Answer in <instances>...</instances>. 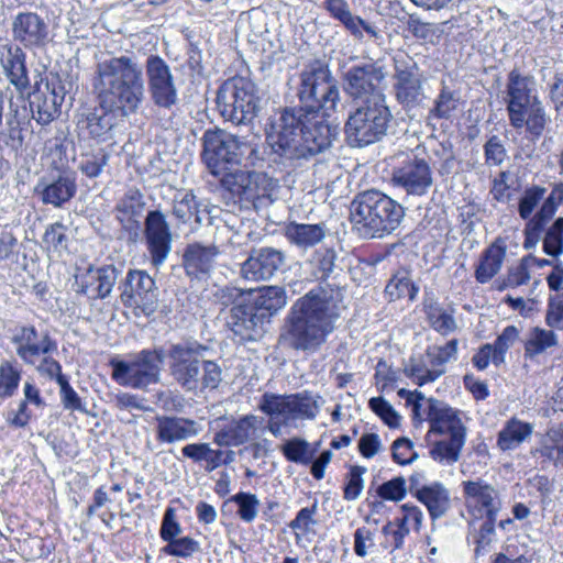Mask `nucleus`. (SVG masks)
Wrapping results in <instances>:
<instances>
[{"mask_svg":"<svg viewBox=\"0 0 563 563\" xmlns=\"http://www.w3.org/2000/svg\"><path fill=\"white\" fill-rule=\"evenodd\" d=\"M299 108H285L272 120L268 140L273 150L290 161L308 159L327 150L336 131L323 119L335 109L340 92L328 66L310 63L300 74Z\"/></svg>","mask_w":563,"mask_h":563,"instance_id":"f257e3e1","label":"nucleus"},{"mask_svg":"<svg viewBox=\"0 0 563 563\" xmlns=\"http://www.w3.org/2000/svg\"><path fill=\"white\" fill-rule=\"evenodd\" d=\"M344 291L338 286H318L291 306L287 317L285 341L295 350L316 352L334 331L345 309Z\"/></svg>","mask_w":563,"mask_h":563,"instance_id":"f03ea898","label":"nucleus"},{"mask_svg":"<svg viewBox=\"0 0 563 563\" xmlns=\"http://www.w3.org/2000/svg\"><path fill=\"white\" fill-rule=\"evenodd\" d=\"M426 420L429 423L430 456L442 465H453L460 460L466 442V413L442 400L428 398Z\"/></svg>","mask_w":563,"mask_h":563,"instance_id":"7ed1b4c3","label":"nucleus"},{"mask_svg":"<svg viewBox=\"0 0 563 563\" xmlns=\"http://www.w3.org/2000/svg\"><path fill=\"white\" fill-rule=\"evenodd\" d=\"M139 76L137 65L128 57L99 63L93 88L100 103L103 107H119L124 114L134 113L141 96Z\"/></svg>","mask_w":563,"mask_h":563,"instance_id":"20e7f679","label":"nucleus"},{"mask_svg":"<svg viewBox=\"0 0 563 563\" xmlns=\"http://www.w3.org/2000/svg\"><path fill=\"white\" fill-rule=\"evenodd\" d=\"M351 221L367 238H382L394 232L405 218V208L379 190L355 196L350 207Z\"/></svg>","mask_w":563,"mask_h":563,"instance_id":"39448f33","label":"nucleus"},{"mask_svg":"<svg viewBox=\"0 0 563 563\" xmlns=\"http://www.w3.org/2000/svg\"><path fill=\"white\" fill-rule=\"evenodd\" d=\"M16 355L26 365L35 367L40 376L49 380L65 378L62 365L52 357L57 351V343L48 332L38 333L34 327H22L12 338Z\"/></svg>","mask_w":563,"mask_h":563,"instance_id":"423d86ee","label":"nucleus"},{"mask_svg":"<svg viewBox=\"0 0 563 563\" xmlns=\"http://www.w3.org/2000/svg\"><path fill=\"white\" fill-rule=\"evenodd\" d=\"M393 114L383 98L361 103L349 114L344 125L346 142L352 147H364L379 141L387 132Z\"/></svg>","mask_w":563,"mask_h":563,"instance_id":"0eeeda50","label":"nucleus"},{"mask_svg":"<svg viewBox=\"0 0 563 563\" xmlns=\"http://www.w3.org/2000/svg\"><path fill=\"white\" fill-rule=\"evenodd\" d=\"M256 150L244 136H236L224 131L208 130L203 135L202 159L214 176L229 175L228 165H240L243 158H250Z\"/></svg>","mask_w":563,"mask_h":563,"instance_id":"6e6552de","label":"nucleus"},{"mask_svg":"<svg viewBox=\"0 0 563 563\" xmlns=\"http://www.w3.org/2000/svg\"><path fill=\"white\" fill-rule=\"evenodd\" d=\"M216 102L220 114L236 125L251 123L260 110L256 87L244 77H234L223 82Z\"/></svg>","mask_w":563,"mask_h":563,"instance_id":"1a4fd4ad","label":"nucleus"},{"mask_svg":"<svg viewBox=\"0 0 563 563\" xmlns=\"http://www.w3.org/2000/svg\"><path fill=\"white\" fill-rule=\"evenodd\" d=\"M320 399V396L307 390L291 395L265 393L258 409L271 418H284L285 423H294L316 419L321 408Z\"/></svg>","mask_w":563,"mask_h":563,"instance_id":"9d476101","label":"nucleus"},{"mask_svg":"<svg viewBox=\"0 0 563 563\" xmlns=\"http://www.w3.org/2000/svg\"><path fill=\"white\" fill-rule=\"evenodd\" d=\"M385 78V71L374 63L351 67L344 76L345 91L354 100L374 102L376 98L386 100V96L379 89Z\"/></svg>","mask_w":563,"mask_h":563,"instance_id":"9b49d317","label":"nucleus"},{"mask_svg":"<svg viewBox=\"0 0 563 563\" xmlns=\"http://www.w3.org/2000/svg\"><path fill=\"white\" fill-rule=\"evenodd\" d=\"M231 194L249 201L271 199L277 183L265 173L236 170L221 178Z\"/></svg>","mask_w":563,"mask_h":563,"instance_id":"f8f14e48","label":"nucleus"},{"mask_svg":"<svg viewBox=\"0 0 563 563\" xmlns=\"http://www.w3.org/2000/svg\"><path fill=\"white\" fill-rule=\"evenodd\" d=\"M206 349L199 344H178L170 351V372L186 390H196L200 384V357Z\"/></svg>","mask_w":563,"mask_h":563,"instance_id":"ddd939ff","label":"nucleus"},{"mask_svg":"<svg viewBox=\"0 0 563 563\" xmlns=\"http://www.w3.org/2000/svg\"><path fill=\"white\" fill-rule=\"evenodd\" d=\"M393 183L408 195L423 196L433 184L431 167L424 158L415 156L394 169Z\"/></svg>","mask_w":563,"mask_h":563,"instance_id":"4468645a","label":"nucleus"},{"mask_svg":"<svg viewBox=\"0 0 563 563\" xmlns=\"http://www.w3.org/2000/svg\"><path fill=\"white\" fill-rule=\"evenodd\" d=\"M466 506L475 517L496 519L501 509L498 490L483 479L462 483Z\"/></svg>","mask_w":563,"mask_h":563,"instance_id":"2eb2a0df","label":"nucleus"},{"mask_svg":"<svg viewBox=\"0 0 563 563\" xmlns=\"http://www.w3.org/2000/svg\"><path fill=\"white\" fill-rule=\"evenodd\" d=\"M148 90L155 104L170 108L177 101V90L168 65L159 57L152 56L146 63Z\"/></svg>","mask_w":563,"mask_h":563,"instance_id":"dca6fc26","label":"nucleus"},{"mask_svg":"<svg viewBox=\"0 0 563 563\" xmlns=\"http://www.w3.org/2000/svg\"><path fill=\"white\" fill-rule=\"evenodd\" d=\"M285 264V255L274 247L251 251L241 265V276L246 280L261 282L272 278Z\"/></svg>","mask_w":563,"mask_h":563,"instance_id":"f3484780","label":"nucleus"},{"mask_svg":"<svg viewBox=\"0 0 563 563\" xmlns=\"http://www.w3.org/2000/svg\"><path fill=\"white\" fill-rule=\"evenodd\" d=\"M146 242L153 266L159 267L172 250V234L163 213L151 211L146 217Z\"/></svg>","mask_w":563,"mask_h":563,"instance_id":"a211bd4d","label":"nucleus"},{"mask_svg":"<svg viewBox=\"0 0 563 563\" xmlns=\"http://www.w3.org/2000/svg\"><path fill=\"white\" fill-rule=\"evenodd\" d=\"M48 24L35 12H21L12 22L13 38L25 47H41L48 41Z\"/></svg>","mask_w":563,"mask_h":563,"instance_id":"6ab92c4d","label":"nucleus"},{"mask_svg":"<svg viewBox=\"0 0 563 563\" xmlns=\"http://www.w3.org/2000/svg\"><path fill=\"white\" fill-rule=\"evenodd\" d=\"M227 325L241 340L252 341L264 331L263 316L253 309L251 302H239L230 310L227 317Z\"/></svg>","mask_w":563,"mask_h":563,"instance_id":"aec40b11","label":"nucleus"},{"mask_svg":"<svg viewBox=\"0 0 563 563\" xmlns=\"http://www.w3.org/2000/svg\"><path fill=\"white\" fill-rule=\"evenodd\" d=\"M219 250L216 245H205L198 242L186 246L183 254V266L187 276L198 280L210 276Z\"/></svg>","mask_w":563,"mask_h":563,"instance_id":"412c9836","label":"nucleus"},{"mask_svg":"<svg viewBox=\"0 0 563 563\" xmlns=\"http://www.w3.org/2000/svg\"><path fill=\"white\" fill-rule=\"evenodd\" d=\"M394 85L397 101L410 112L421 107L426 100L420 76L413 69H397Z\"/></svg>","mask_w":563,"mask_h":563,"instance_id":"4be33fe9","label":"nucleus"},{"mask_svg":"<svg viewBox=\"0 0 563 563\" xmlns=\"http://www.w3.org/2000/svg\"><path fill=\"white\" fill-rule=\"evenodd\" d=\"M157 439L163 443L183 442L198 437L201 426L188 418L162 416L156 418Z\"/></svg>","mask_w":563,"mask_h":563,"instance_id":"5701e85b","label":"nucleus"},{"mask_svg":"<svg viewBox=\"0 0 563 563\" xmlns=\"http://www.w3.org/2000/svg\"><path fill=\"white\" fill-rule=\"evenodd\" d=\"M117 218L128 239L136 242L140 236L141 194L137 189H130L117 205Z\"/></svg>","mask_w":563,"mask_h":563,"instance_id":"b1692460","label":"nucleus"},{"mask_svg":"<svg viewBox=\"0 0 563 563\" xmlns=\"http://www.w3.org/2000/svg\"><path fill=\"white\" fill-rule=\"evenodd\" d=\"M76 188L74 178L67 175H59L52 181L41 179L34 192L41 197L43 203L58 208L75 196Z\"/></svg>","mask_w":563,"mask_h":563,"instance_id":"393cba45","label":"nucleus"},{"mask_svg":"<svg viewBox=\"0 0 563 563\" xmlns=\"http://www.w3.org/2000/svg\"><path fill=\"white\" fill-rule=\"evenodd\" d=\"M287 241L301 251H307L321 243L327 234L324 223H299L290 221L284 229Z\"/></svg>","mask_w":563,"mask_h":563,"instance_id":"a878e982","label":"nucleus"},{"mask_svg":"<svg viewBox=\"0 0 563 563\" xmlns=\"http://www.w3.org/2000/svg\"><path fill=\"white\" fill-rule=\"evenodd\" d=\"M542 468L550 465L563 468V428H551L532 451Z\"/></svg>","mask_w":563,"mask_h":563,"instance_id":"bb28decb","label":"nucleus"},{"mask_svg":"<svg viewBox=\"0 0 563 563\" xmlns=\"http://www.w3.org/2000/svg\"><path fill=\"white\" fill-rule=\"evenodd\" d=\"M1 55V64L10 82L19 91L26 89L30 80L25 66V53L19 46L3 45Z\"/></svg>","mask_w":563,"mask_h":563,"instance_id":"cd10ccee","label":"nucleus"},{"mask_svg":"<svg viewBox=\"0 0 563 563\" xmlns=\"http://www.w3.org/2000/svg\"><path fill=\"white\" fill-rule=\"evenodd\" d=\"M253 309L263 316V321L269 322L272 316L277 313L287 303L286 291L279 286H265L251 295Z\"/></svg>","mask_w":563,"mask_h":563,"instance_id":"c85d7f7f","label":"nucleus"},{"mask_svg":"<svg viewBox=\"0 0 563 563\" xmlns=\"http://www.w3.org/2000/svg\"><path fill=\"white\" fill-rule=\"evenodd\" d=\"M507 254V244L501 238L496 239L483 253L475 269V278L481 284L488 283L503 266Z\"/></svg>","mask_w":563,"mask_h":563,"instance_id":"c756f323","label":"nucleus"},{"mask_svg":"<svg viewBox=\"0 0 563 563\" xmlns=\"http://www.w3.org/2000/svg\"><path fill=\"white\" fill-rule=\"evenodd\" d=\"M416 498L427 507L433 520L443 517L451 507L450 493L439 482H432L428 487L417 490Z\"/></svg>","mask_w":563,"mask_h":563,"instance_id":"7c9ffc66","label":"nucleus"},{"mask_svg":"<svg viewBox=\"0 0 563 563\" xmlns=\"http://www.w3.org/2000/svg\"><path fill=\"white\" fill-rule=\"evenodd\" d=\"M507 92V110L515 113H518L525 103L538 98L532 93V81L528 77H522L517 70L509 74Z\"/></svg>","mask_w":563,"mask_h":563,"instance_id":"2f4dec72","label":"nucleus"},{"mask_svg":"<svg viewBox=\"0 0 563 563\" xmlns=\"http://www.w3.org/2000/svg\"><path fill=\"white\" fill-rule=\"evenodd\" d=\"M430 361L431 357L427 352L419 357H410L404 368L405 375L419 386L435 382L445 373V369H440Z\"/></svg>","mask_w":563,"mask_h":563,"instance_id":"473e14b6","label":"nucleus"},{"mask_svg":"<svg viewBox=\"0 0 563 563\" xmlns=\"http://www.w3.org/2000/svg\"><path fill=\"white\" fill-rule=\"evenodd\" d=\"M532 433V426L516 418L507 421L499 431L497 445L503 451L514 450L519 446Z\"/></svg>","mask_w":563,"mask_h":563,"instance_id":"72a5a7b5","label":"nucleus"},{"mask_svg":"<svg viewBox=\"0 0 563 563\" xmlns=\"http://www.w3.org/2000/svg\"><path fill=\"white\" fill-rule=\"evenodd\" d=\"M181 454L185 459H189L195 463L203 465L207 472H212L219 468L217 459L220 454L217 449H212L210 443L196 442L189 443L181 448Z\"/></svg>","mask_w":563,"mask_h":563,"instance_id":"f704fd0d","label":"nucleus"},{"mask_svg":"<svg viewBox=\"0 0 563 563\" xmlns=\"http://www.w3.org/2000/svg\"><path fill=\"white\" fill-rule=\"evenodd\" d=\"M547 194V188L533 185L527 187L518 201V213L522 220H529L527 224V230L532 227L534 230V222L532 219L538 211L537 208L541 207V201L543 202L544 195Z\"/></svg>","mask_w":563,"mask_h":563,"instance_id":"c9c22d12","label":"nucleus"},{"mask_svg":"<svg viewBox=\"0 0 563 563\" xmlns=\"http://www.w3.org/2000/svg\"><path fill=\"white\" fill-rule=\"evenodd\" d=\"M60 102L54 91L42 93L31 102L33 118L42 125L51 123L59 113Z\"/></svg>","mask_w":563,"mask_h":563,"instance_id":"e433bc0d","label":"nucleus"},{"mask_svg":"<svg viewBox=\"0 0 563 563\" xmlns=\"http://www.w3.org/2000/svg\"><path fill=\"white\" fill-rule=\"evenodd\" d=\"M385 290L391 300L408 297L409 300L412 301L415 300L419 288L411 280L409 271L399 269L393 275L386 285Z\"/></svg>","mask_w":563,"mask_h":563,"instance_id":"4c0bfd02","label":"nucleus"},{"mask_svg":"<svg viewBox=\"0 0 563 563\" xmlns=\"http://www.w3.org/2000/svg\"><path fill=\"white\" fill-rule=\"evenodd\" d=\"M101 107L100 112L89 113L80 123L91 137L104 141L113 128V114L106 111L102 104Z\"/></svg>","mask_w":563,"mask_h":563,"instance_id":"58836bf2","label":"nucleus"},{"mask_svg":"<svg viewBox=\"0 0 563 563\" xmlns=\"http://www.w3.org/2000/svg\"><path fill=\"white\" fill-rule=\"evenodd\" d=\"M345 31L357 42L371 40L375 43L383 41L382 30L374 23L354 14L345 25Z\"/></svg>","mask_w":563,"mask_h":563,"instance_id":"ea45409f","label":"nucleus"},{"mask_svg":"<svg viewBox=\"0 0 563 563\" xmlns=\"http://www.w3.org/2000/svg\"><path fill=\"white\" fill-rule=\"evenodd\" d=\"M556 344L558 338L552 330L533 328L525 341V354L528 357H533Z\"/></svg>","mask_w":563,"mask_h":563,"instance_id":"a19ab883","label":"nucleus"},{"mask_svg":"<svg viewBox=\"0 0 563 563\" xmlns=\"http://www.w3.org/2000/svg\"><path fill=\"white\" fill-rule=\"evenodd\" d=\"M408 31L417 38L426 44L435 45L443 35L441 24L423 22L416 15H410L407 21Z\"/></svg>","mask_w":563,"mask_h":563,"instance_id":"79ce46f5","label":"nucleus"},{"mask_svg":"<svg viewBox=\"0 0 563 563\" xmlns=\"http://www.w3.org/2000/svg\"><path fill=\"white\" fill-rule=\"evenodd\" d=\"M113 368L112 377L121 385L139 387L141 385V362L136 361H111Z\"/></svg>","mask_w":563,"mask_h":563,"instance_id":"37998d69","label":"nucleus"},{"mask_svg":"<svg viewBox=\"0 0 563 563\" xmlns=\"http://www.w3.org/2000/svg\"><path fill=\"white\" fill-rule=\"evenodd\" d=\"M21 369L13 361L2 360L0 363V398H11L18 391L21 382Z\"/></svg>","mask_w":563,"mask_h":563,"instance_id":"c03bdc74","label":"nucleus"},{"mask_svg":"<svg viewBox=\"0 0 563 563\" xmlns=\"http://www.w3.org/2000/svg\"><path fill=\"white\" fill-rule=\"evenodd\" d=\"M563 202V183L554 184L548 197L544 196L540 209L536 212L532 222L534 228L539 229L544 222L549 221L556 212L559 206Z\"/></svg>","mask_w":563,"mask_h":563,"instance_id":"a18cd8bd","label":"nucleus"},{"mask_svg":"<svg viewBox=\"0 0 563 563\" xmlns=\"http://www.w3.org/2000/svg\"><path fill=\"white\" fill-rule=\"evenodd\" d=\"M263 418L247 415L238 421L233 422L231 428V434L233 435L236 446L242 445L250 440L256 438L257 430L262 427Z\"/></svg>","mask_w":563,"mask_h":563,"instance_id":"49530a36","label":"nucleus"},{"mask_svg":"<svg viewBox=\"0 0 563 563\" xmlns=\"http://www.w3.org/2000/svg\"><path fill=\"white\" fill-rule=\"evenodd\" d=\"M543 252L554 258L563 254V217L545 229L542 240Z\"/></svg>","mask_w":563,"mask_h":563,"instance_id":"de8ad7c7","label":"nucleus"},{"mask_svg":"<svg viewBox=\"0 0 563 563\" xmlns=\"http://www.w3.org/2000/svg\"><path fill=\"white\" fill-rule=\"evenodd\" d=\"M109 155L102 148L92 152H84L80 155L78 168L89 178L98 177L107 165Z\"/></svg>","mask_w":563,"mask_h":563,"instance_id":"09e8293b","label":"nucleus"},{"mask_svg":"<svg viewBox=\"0 0 563 563\" xmlns=\"http://www.w3.org/2000/svg\"><path fill=\"white\" fill-rule=\"evenodd\" d=\"M427 313L431 328L441 335H449L459 329L453 314L442 307L430 306Z\"/></svg>","mask_w":563,"mask_h":563,"instance_id":"8fccbe9b","label":"nucleus"},{"mask_svg":"<svg viewBox=\"0 0 563 563\" xmlns=\"http://www.w3.org/2000/svg\"><path fill=\"white\" fill-rule=\"evenodd\" d=\"M532 256L522 257L517 264L508 268L507 275L503 284L498 287L499 290L505 288H516L528 284L530 280V266Z\"/></svg>","mask_w":563,"mask_h":563,"instance_id":"3c124183","label":"nucleus"},{"mask_svg":"<svg viewBox=\"0 0 563 563\" xmlns=\"http://www.w3.org/2000/svg\"><path fill=\"white\" fill-rule=\"evenodd\" d=\"M495 521L496 519L486 518L478 531L472 534L475 544L474 553L476 563H479L481 556L486 555L490 551L492 542L495 538Z\"/></svg>","mask_w":563,"mask_h":563,"instance_id":"603ef678","label":"nucleus"},{"mask_svg":"<svg viewBox=\"0 0 563 563\" xmlns=\"http://www.w3.org/2000/svg\"><path fill=\"white\" fill-rule=\"evenodd\" d=\"M459 98L455 93L443 87L434 100V106L430 110L428 119H449L453 111L456 110Z\"/></svg>","mask_w":563,"mask_h":563,"instance_id":"864d4df0","label":"nucleus"},{"mask_svg":"<svg viewBox=\"0 0 563 563\" xmlns=\"http://www.w3.org/2000/svg\"><path fill=\"white\" fill-rule=\"evenodd\" d=\"M309 446L310 444L305 439L292 438L283 444L282 452L289 462L308 464L312 457Z\"/></svg>","mask_w":563,"mask_h":563,"instance_id":"5fc2aeb1","label":"nucleus"},{"mask_svg":"<svg viewBox=\"0 0 563 563\" xmlns=\"http://www.w3.org/2000/svg\"><path fill=\"white\" fill-rule=\"evenodd\" d=\"M238 506V515L244 522H252L257 517L260 500L256 495L240 492L230 498Z\"/></svg>","mask_w":563,"mask_h":563,"instance_id":"6e6d98bb","label":"nucleus"},{"mask_svg":"<svg viewBox=\"0 0 563 563\" xmlns=\"http://www.w3.org/2000/svg\"><path fill=\"white\" fill-rule=\"evenodd\" d=\"M336 254L332 249H320L314 252L311 264L317 279H327L334 269Z\"/></svg>","mask_w":563,"mask_h":563,"instance_id":"4d7b16f0","label":"nucleus"},{"mask_svg":"<svg viewBox=\"0 0 563 563\" xmlns=\"http://www.w3.org/2000/svg\"><path fill=\"white\" fill-rule=\"evenodd\" d=\"M519 340V330L515 325L506 327L503 332L497 336L493 345L495 351L494 354V364L496 366L503 364L505 362V355L507 351L514 346V344Z\"/></svg>","mask_w":563,"mask_h":563,"instance_id":"13d9d810","label":"nucleus"},{"mask_svg":"<svg viewBox=\"0 0 563 563\" xmlns=\"http://www.w3.org/2000/svg\"><path fill=\"white\" fill-rule=\"evenodd\" d=\"M141 272L131 271L128 274L126 282L121 292V300L125 307L132 308L133 313L137 316L139 298L141 297Z\"/></svg>","mask_w":563,"mask_h":563,"instance_id":"bf43d9fd","label":"nucleus"},{"mask_svg":"<svg viewBox=\"0 0 563 563\" xmlns=\"http://www.w3.org/2000/svg\"><path fill=\"white\" fill-rule=\"evenodd\" d=\"M164 553L188 559L201 551L200 543L191 537H179L163 548Z\"/></svg>","mask_w":563,"mask_h":563,"instance_id":"052dcab7","label":"nucleus"},{"mask_svg":"<svg viewBox=\"0 0 563 563\" xmlns=\"http://www.w3.org/2000/svg\"><path fill=\"white\" fill-rule=\"evenodd\" d=\"M400 512L401 517L395 520L397 528L408 529V532L411 530L419 532L424 517L422 510L416 505L404 504L400 506Z\"/></svg>","mask_w":563,"mask_h":563,"instance_id":"680f3d73","label":"nucleus"},{"mask_svg":"<svg viewBox=\"0 0 563 563\" xmlns=\"http://www.w3.org/2000/svg\"><path fill=\"white\" fill-rule=\"evenodd\" d=\"M164 363L162 351L143 352V385L156 383Z\"/></svg>","mask_w":563,"mask_h":563,"instance_id":"e2e57ef3","label":"nucleus"},{"mask_svg":"<svg viewBox=\"0 0 563 563\" xmlns=\"http://www.w3.org/2000/svg\"><path fill=\"white\" fill-rule=\"evenodd\" d=\"M457 340H450L442 346H432L427 349V355L431 357V363L439 366L440 369H445V364L455 361L457 355Z\"/></svg>","mask_w":563,"mask_h":563,"instance_id":"0e129e2a","label":"nucleus"},{"mask_svg":"<svg viewBox=\"0 0 563 563\" xmlns=\"http://www.w3.org/2000/svg\"><path fill=\"white\" fill-rule=\"evenodd\" d=\"M368 406L388 427H399L400 416L383 397L371 398Z\"/></svg>","mask_w":563,"mask_h":563,"instance_id":"69168bd1","label":"nucleus"},{"mask_svg":"<svg viewBox=\"0 0 563 563\" xmlns=\"http://www.w3.org/2000/svg\"><path fill=\"white\" fill-rule=\"evenodd\" d=\"M67 227L62 222H55L51 224L44 233L43 241L54 251L60 252L62 250L67 249Z\"/></svg>","mask_w":563,"mask_h":563,"instance_id":"338daca9","label":"nucleus"},{"mask_svg":"<svg viewBox=\"0 0 563 563\" xmlns=\"http://www.w3.org/2000/svg\"><path fill=\"white\" fill-rule=\"evenodd\" d=\"M545 320L549 327L563 330V291L550 297Z\"/></svg>","mask_w":563,"mask_h":563,"instance_id":"774afa93","label":"nucleus"}]
</instances>
